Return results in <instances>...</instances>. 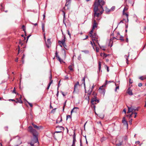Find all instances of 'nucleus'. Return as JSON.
<instances>
[{"label": "nucleus", "instance_id": "nucleus-13", "mask_svg": "<svg viewBox=\"0 0 146 146\" xmlns=\"http://www.w3.org/2000/svg\"><path fill=\"white\" fill-rule=\"evenodd\" d=\"M78 108L77 107H75L71 111V114H72V113L73 112H76L78 111Z\"/></svg>", "mask_w": 146, "mask_h": 146}, {"label": "nucleus", "instance_id": "nucleus-10", "mask_svg": "<svg viewBox=\"0 0 146 146\" xmlns=\"http://www.w3.org/2000/svg\"><path fill=\"white\" fill-rule=\"evenodd\" d=\"M21 95L20 97H19V99L17 98L16 100L17 101H16L15 102L16 103H19L20 104H22L23 103V102L21 100Z\"/></svg>", "mask_w": 146, "mask_h": 146}, {"label": "nucleus", "instance_id": "nucleus-19", "mask_svg": "<svg viewBox=\"0 0 146 146\" xmlns=\"http://www.w3.org/2000/svg\"><path fill=\"white\" fill-rule=\"evenodd\" d=\"M42 30L43 32H44L45 31V25L44 23H42Z\"/></svg>", "mask_w": 146, "mask_h": 146}, {"label": "nucleus", "instance_id": "nucleus-54", "mask_svg": "<svg viewBox=\"0 0 146 146\" xmlns=\"http://www.w3.org/2000/svg\"><path fill=\"white\" fill-rule=\"evenodd\" d=\"M53 109L52 111H51V112L52 113H53L54 112V111H55V109Z\"/></svg>", "mask_w": 146, "mask_h": 146}, {"label": "nucleus", "instance_id": "nucleus-53", "mask_svg": "<svg viewBox=\"0 0 146 146\" xmlns=\"http://www.w3.org/2000/svg\"><path fill=\"white\" fill-rule=\"evenodd\" d=\"M115 7H111V10H113L114 9Z\"/></svg>", "mask_w": 146, "mask_h": 146}, {"label": "nucleus", "instance_id": "nucleus-2", "mask_svg": "<svg viewBox=\"0 0 146 146\" xmlns=\"http://www.w3.org/2000/svg\"><path fill=\"white\" fill-rule=\"evenodd\" d=\"M28 131L30 132L31 133L33 136L34 138L32 140L30 144L31 146H33L35 143H36V145H38L39 142L38 141V139L37 137V135H38V133L34 129H33L31 126H30L28 127Z\"/></svg>", "mask_w": 146, "mask_h": 146}, {"label": "nucleus", "instance_id": "nucleus-20", "mask_svg": "<svg viewBox=\"0 0 146 146\" xmlns=\"http://www.w3.org/2000/svg\"><path fill=\"white\" fill-rule=\"evenodd\" d=\"M57 128H60L61 131H63L64 130V128L62 126H58L57 127Z\"/></svg>", "mask_w": 146, "mask_h": 146}, {"label": "nucleus", "instance_id": "nucleus-9", "mask_svg": "<svg viewBox=\"0 0 146 146\" xmlns=\"http://www.w3.org/2000/svg\"><path fill=\"white\" fill-rule=\"evenodd\" d=\"M122 122L123 125L126 126L127 128L128 127V123L127 121L126 120L125 117L123 118Z\"/></svg>", "mask_w": 146, "mask_h": 146}, {"label": "nucleus", "instance_id": "nucleus-46", "mask_svg": "<svg viewBox=\"0 0 146 146\" xmlns=\"http://www.w3.org/2000/svg\"><path fill=\"white\" fill-rule=\"evenodd\" d=\"M28 102V104H29V105H30V107H32V106H33V105H32V104H31V103H29V102Z\"/></svg>", "mask_w": 146, "mask_h": 146}, {"label": "nucleus", "instance_id": "nucleus-29", "mask_svg": "<svg viewBox=\"0 0 146 146\" xmlns=\"http://www.w3.org/2000/svg\"><path fill=\"white\" fill-rule=\"evenodd\" d=\"M106 12L107 13L109 12L111 10H110L108 9H106L105 10Z\"/></svg>", "mask_w": 146, "mask_h": 146}, {"label": "nucleus", "instance_id": "nucleus-4", "mask_svg": "<svg viewBox=\"0 0 146 146\" xmlns=\"http://www.w3.org/2000/svg\"><path fill=\"white\" fill-rule=\"evenodd\" d=\"M90 36L92 38V40L93 42V44L95 45V42H98V40L96 37V34L94 33L93 35H90Z\"/></svg>", "mask_w": 146, "mask_h": 146}, {"label": "nucleus", "instance_id": "nucleus-43", "mask_svg": "<svg viewBox=\"0 0 146 146\" xmlns=\"http://www.w3.org/2000/svg\"><path fill=\"white\" fill-rule=\"evenodd\" d=\"M121 145V143H119L116 144L117 146H120Z\"/></svg>", "mask_w": 146, "mask_h": 146}, {"label": "nucleus", "instance_id": "nucleus-5", "mask_svg": "<svg viewBox=\"0 0 146 146\" xmlns=\"http://www.w3.org/2000/svg\"><path fill=\"white\" fill-rule=\"evenodd\" d=\"M45 42L47 47L48 48H49L51 44L50 39H48L47 40V41H46Z\"/></svg>", "mask_w": 146, "mask_h": 146}, {"label": "nucleus", "instance_id": "nucleus-32", "mask_svg": "<svg viewBox=\"0 0 146 146\" xmlns=\"http://www.w3.org/2000/svg\"><path fill=\"white\" fill-rule=\"evenodd\" d=\"M127 9H128V8L127 7H125L123 9V13L125 12V11H127Z\"/></svg>", "mask_w": 146, "mask_h": 146}, {"label": "nucleus", "instance_id": "nucleus-8", "mask_svg": "<svg viewBox=\"0 0 146 146\" xmlns=\"http://www.w3.org/2000/svg\"><path fill=\"white\" fill-rule=\"evenodd\" d=\"M65 36H64V38L61 41H58V43L60 44H62L64 45L65 44Z\"/></svg>", "mask_w": 146, "mask_h": 146}, {"label": "nucleus", "instance_id": "nucleus-64", "mask_svg": "<svg viewBox=\"0 0 146 146\" xmlns=\"http://www.w3.org/2000/svg\"><path fill=\"white\" fill-rule=\"evenodd\" d=\"M43 19H44L45 18V15L44 14L43 15Z\"/></svg>", "mask_w": 146, "mask_h": 146}, {"label": "nucleus", "instance_id": "nucleus-58", "mask_svg": "<svg viewBox=\"0 0 146 146\" xmlns=\"http://www.w3.org/2000/svg\"><path fill=\"white\" fill-rule=\"evenodd\" d=\"M135 143H137V144H139L140 143V142L139 141H136Z\"/></svg>", "mask_w": 146, "mask_h": 146}, {"label": "nucleus", "instance_id": "nucleus-41", "mask_svg": "<svg viewBox=\"0 0 146 146\" xmlns=\"http://www.w3.org/2000/svg\"><path fill=\"white\" fill-rule=\"evenodd\" d=\"M71 118V117L70 115H68L66 116V119L67 120L68 118Z\"/></svg>", "mask_w": 146, "mask_h": 146}, {"label": "nucleus", "instance_id": "nucleus-7", "mask_svg": "<svg viewBox=\"0 0 146 146\" xmlns=\"http://www.w3.org/2000/svg\"><path fill=\"white\" fill-rule=\"evenodd\" d=\"M55 54V56H56V58L57 59L59 60L61 63L62 62H63L62 60L59 57L58 54V52L56 51V52Z\"/></svg>", "mask_w": 146, "mask_h": 146}, {"label": "nucleus", "instance_id": "nucleus-52", "mask_svg": "<svg viewBox=\"0 0 146 146\" xmlns=\"http://www.w3.org/2000/svg\"><path fill=\"white\" fill-rule=\"evenodd\" d=\"M9 101H14L15 102H16V101L14 99H9Z\"/></svg>", "mask_w": 146, "mask_h": 146}, {"label": "nucleus", "instance_id": "nucleus-37", "mask_svg": "<svg viewBox=\"0 0 146 146\" xmlns=\"http://www.w3.org/2000/svg\"><path fill=\"white\" fill-rule=\"evenodd\" d=\"M105 67H106V69H107V72H109V67L108 66H107V65H106L105 66Z\"/></svg>", "mask_w": 146, "mask_h": 146}, {"label": "nucleus", "instance_id": "nucleus-22", "mask_svg": "<svg viewBox=\"0 0 146 146\" xmlns=\"http://www.w3.org/2000/svg\"><path fill=\"white\" fill-rule=\"evenodd\" d=\"M127 95H129L130 96H131L133 95L132 92H127Z\"/></svg>", "mask_w": 146, "mask_h": 146}, {"label": "nucleus", "instance_id": "nucleus-60", "mask_svg": "<svg viewBox=\"0 0 146 146\" xmlns=\"http://www.w3.org/2000/svg\"><path fill=\"white\" fill-rule=\"evenodd\" d=\"M44 40H45V41H46V38H45V33H44Z\"/></svg>", "mask_w": 146, "mask_h": 146}, {"label": "nucleus", "instance_id": "nucleus-15", "mask_svg": "<svg viewBox=\"0 0 146 146\" xmlns=\"http://www.w3.org/2000/svg\"><path fill=\"white\" fill-rule=\"evenodd\" d=\"M123 15H125L127 18L125 22L126 23H127L128 22V15L127 13H125V12L123 13Z\"/></svg>", "mask_w": 146, "mask_h": 146}, {"label": "nucleus", "instance_id": "nucleus-39", "mask_svg": "<svg viewBox=\"0 0 146 146\" xmlns=\"http://www.w3.org/2000/svg\"><path fill=\"white\" fill-rule=\"evenodd\" d=\"M138 86L139 87H141L142 86V83H140L138 84Z\"/></svg>", "mask_w": 146, "mask_h": 146}, {"label": "nucleus", "instance_id": "nucleus-38", "mask_svg": "<svg viewBox=\"0 0 146 146\" xmlns=\"http://www.w3.org/2000/svg\"><path fill=\"white\" fill-rule=\"evenodd\" d=\"M126 20V19H123V20H121V21H120V22H119V23H123V21H125V22Z\"/></svg>", "mask_w": 146, "mask_h": 146}, {"label": "nucleus", "instance_id": "nucleus-27", "mask_svg": "<svg viewBox=\"0 0 146 146\" xmlns=\"http://www.w3.org/2000/svg\"><path fill=\"white\" fill-rule=\"evenodd\" d=\"M99 117L101 118H103L104 117V115L103 114H101L99 115Z\"/></svg>", "mask_w": 146, "mask_h": 146}, {"label": "nucleus", "instance_id": "nucleus-62", "mask_svg": "<svg viewBox=\"0 0 146 146\" xmlns=\"http://www.w3.org/2000/svg\"><path fill=\"white\" fill-rule=\"evenodd\" d=\"M75 143V142L73 141V144H72V146H74Z\"/></svg>", "mask_w": 146, "mask_h": 146}, {"label": "nucleus", "instance_id": "nucleus-6", "mask_svg": "<svg viewBox=\"0 0 146 146\" xmlns=\"http://www.w3.org/2000/svg\"><path fill=\"white\" fill-rule=\"evenodd\" d=\"M79 87H80V84H79V82H77L74 84V91H75V90H77L78 88Z\"/></svg>", "mask_w": 146, "mask_h": 146}, {"label": "nucleus", "instance_id": "nucleus-24", "mask_svg": "<svg viewBox=\"0 0 146 146\" xmlns=\"http://www.w3.org/2000/svg\"><path fill=\"white\" fill-rule=\"evenodd\" d=\"M111 82H113V81H108L107 80H106V82L105 83V84L106 85V86L107 84H109Z\"/></svg>", "mask_w": 146, "mask_h": 146}, {"label": "nucleus", "instance_id": "nucleus-35", "mask_svg": "<svg viewBox=\"0 0 146 146\" xmlns=\"http://www.w3.org/2000/svg\"><path fill=\"white\" fill-rule=\"evenodd\" d=\"M82 52H84L85 53H87L89 52V51L88 50H82Z\"/></svg>", "mask_w": 146, "mask_h": 146}, {"label": "nucleus", "instance_id": "nucleus-34", "mask_svg": "<svg viewBox=\"0 0 146 146\" xmlns=\"http://www.w3.org/2000/svg\"><path fill=\"white\" fill-rule=\"evenodd\" d=\"M98 66H99V70H100L101 68V63H100V62H99Z\"/></svg>", "mask_w": 146, "mask_h": 146}, {"label": "nucleus", "instance_id": "nucleus-17", "mask_svg": "<svg viewBox=\"0 0 146 146\" xmlns=\"http://www.w3.org/2000/svg\"><path fill=\"white\" fill-rule=\"evenodd\" d=\"M97 24L96 23V21L95 20H94V24L93 26V29H94V28H96L97 27Z\"/></svg>", "mask_w": 146, "mask_h": 146}, {"label": "nucleus", "instance_id": "nucleus-50", "mask_svg": "<svg viewBox=\"0 0 146 146\" xmlns=\"http://www.w3.org/2000/svg\"><path fill=\"white\" fill-rule=\"evenodd\" d=\"M139 79L142 80H143L144 79V78L142 76L140 77H139Z\"/></svg>", "mask_w": 146, "mask_h": 146}, {"label": "nucleus", "instance_id": "nucleus-63", "mask_svg": "<svg viewBox=\"0 0 146 146\" xmlns=\"http://www.w3.org/2000/svg\"><path fill=\"white\" fill-rule=\"evenodd\" d=\"M15 61L16 62H18V58H17L15 59Z\"/></svg>", "mask_w": 146, "mask_h": 146}, {"label": "nucleus", "instance_id": "nucleus-1", "mask_svg": "<svg viewBox=\"0 0 146 146\" xmlns=\"http://www.w3.org/2000/svg\"><path fill=\"white\" fill-rule=\"evenodd\" d=\"M105 2L104 0H96L94 4V16L98 17L100 15V13L101 14L104 11L102 6L104 5Z\"/></svg>", "mask_w": 146, "mask_h": 146}, {"label": "nucleus", "instance_id": "nucleus-26", "mask_svg": "<svg viewBox=\"0 0 146 146\" xmlns=\"http://www.w3.org/2000/svg\"><path fill=\"white\" fill-rule=\"evenodd\" d=\"M61 92L64 97L66 96L67 94V93L66 92Z\"/></svg>", "mask_w": 146, "mask_h": 146}, {"label": "nucleus", "instance_id": "nucleus-16", "mask_svg": "<svg viewBox=\"0 0 146 146\" xmlns=\"http://www.w3.org/2000/svg\"><path fill=\"white\" fill-rule=\"evenodd\" d=\"M32 125L34 127L38 129H40L42 128L41 126H38L36 125H35L34 123L32 124Z\"/></svg>", "mask_w": 146, "mask_h": 146}, {"label": "nucleus", "instance_id": "nucleus-18", "mask_svg": "<svg viewBox=\"0 0 146 146\" xmlns=\"http://www.w3.org/2000/svg\"><path fill=\"white\" fill-rule=\"evenodd\" d=\"M62 118L61 117H59L56 121L57 123H59L62 121Z\"/></svg>", "mask_w": 146, "mask_h": 146}, {"label": "nucleus", "instance_id": "nucleus-47", "mask_svg": "<svg viewBox=\"0 0 146 146\" xmlns=\"http://www.w3.org/2000/svg\"><path fill=\"white\" fill-rule=\"evenodd\" d=\"M133 114H135L134 117L135 118L137 116V113L136 112H133Z\"/></svg>", "mask_w": 146, "mask_h": 146}, {"label": "nucleus", "instance_id": "nucleus-42", "mask_svg": "<svg viewBox=\"0 0 146 146\" xmlns=\"http://www.w3.org/2000/svg\"><path fill=\"white\" fill-rule=\"evenodd\" d=\"M93 29L90 32V34L91 35H92V33L93 32Z\"/></svg>", "mask_w": 146, "mask_h": 146}, {"label": "nucleus", "instance_id": "nucleus-30", "mask_svg": "<svg viewBox=\"0 0 146 146\" xmlns=\"http://www.w3.org/2000/svg\"><path fill=\"white\" fill-rule=\"evenodd\" d=\"M119 39L122 41H124V40L123 38V37L122 36H120Z\"/></svg>", "mask_w": 146, "mask_h": 146}, {"label": "nucleus", "instance_id": "nucleus-25", "mask_svg": "<svg viewBox=\"0 0 146 146\" xmlns=\"http://www.w3.org/2000/svg\"><path fill=\"white\" fill-rule=\"evenodd\" d=\"M52 80H51L50 82L48 84V86L47 88V90H48L49 89V87H50V85H51V84H52Z\"/></svg>", "mask_w": 146, "mask_h": 146}, {"label": "nucleus", "instance_id": "nucleus-44", "mask_svg": "<svg viewBox=\"0 0 146 146\" xmlns=\"http://www.w3.org/2000/svg\"><path fill=\"white\" fill-rule=\"evenodd\" d=\"M129 82L131 84L133 83V81L130 78L129 79Z\"/></svg>", "mask_w": 146, "mask_h": 146}, {"label": "nucleus", "instance_id": "nucleus-57", "mask_svg": "<svg viewBox=\"0 0 146 146\" xmlns=\"http://www.w3.org/2000/svg\"><path fill=\"white\" fill-rule=\"evenodd\" d=\"M132 119H131V120L130 121H129V123L130 124H131V122H132Z\"/></svg>", "mask_w": 146, "mask_h": 146}, {"label": "nucleus", "instance_id": "nucleus-59", "mask_svg": "<svg viewBox=\"0 0 146 146\" xmlns=\"http://www.w3.org/2000/svg\"><path fill=\"white\" fill-rule=\"evenodd\" d=\"M86 38H85L83 39V40H85V39H87V38H88V36H87V35H86Z\"/></svg>", "mask_w": 146, "mask_h": 146}, {"label": "nucleus", "instance_id": "nucleus-56", "mask_svg": "<svg viewBox=\"0 0 146 146\" xmlns=\"http://www.w3.org/2000/svg\"><path fill=\"white\" fill-rule=\"evenodd\" d=\"M103 55H104V57H106L107 56V54L105 53H104Z\"/></svg>", "mask_w": 146, "mask_h": 146}, {"label": "nucleus", "instance_id": "nucleus-61", "mask_svg": "<svg viewBox=\"0 0 146 146\" xmlns=\"http://www.w3.org/2000/svg\"><path fill=\"white\" fill-rule=\"evenodd\" d=\"M123 112H124L125 113H126V110H125V109H124L123 110Z\"/></svg>", "mask_w": 146, "mask_h": 146}, {"label": "nucleus", "instance_id": "nucleus-36", "mask_svg": "<svg viewBox=\"0 0 146 146\" xmlns=\"http://www.w3.org/2000/svg\"><path fill=\"white\" fill-rule=\"evenodd\" d=\"M66 101H65V102H64V106H63V111H64V107H65V106L66 105Z\"/></svg>", "mask_w": 146, "mask_h": 146}, {"label": "nucleus", "instance_id": "nucleus-12", "mask_svg": "<svg viewBox=\"0 0 146 146\" xmlns=\"http://www.w3.org/2000/svg\"><path fill=\"white\" fill-rule=\"evenodd\" d=\"M106 85L104 84L102 86L100 87L99 88V89L101 90L102 91H105V90L104 88L106 87Z\"/></svg>", "mask_w": 146, "mask_h": 146}, {"label": "nucleus", "instance_id": "nucleus-28", "mask_svg": "<svg viewBox=\"0 0 146 146\" xmlns=\"http://www.w3.org/2000/svg\"><path fill=\"white\" fill-rule=\"evenodd\" d=\"M100 47L101 49H102L104 51L106 50L105 47L104 46H100Z\"/></svg>", "mask_w": 146, "mask_h": 146}, {"label": "nucleus", "instance_id": "nucleus-55", "mask_svg": "<svg viewBox=\"0 0 146 146\" xmlns=\"http://www.w3.org/2000/svg\"><path fill=\"white\" fill-rule=\"evenodd\" d=\"M94 86H95L94 85H93V86L92 87V90H91V91H92L93 90L92 89L94 88Z\"/></svg>", "mask_w": 146, "mask_h": 146}, {"label": "nucleus", "instance_id": "nucleus-3", "mask_svg": "<svg viewBox=\"0 0 146 146\" xmlns=\"http://www.w3.org/2000/svg\"><path fill=\"white\" fill-rule=\"evenodd\" d=\"M127 106L128 108V111L127 112V113H129L131 112L132 113V114H133L134 112L136 111H138V110L137 108H135L132 106H131L130 107H129L128 106Z\"/></svg>", "mask_w": 146, "mask_h": 146}, {"label": "nucleus", "instance_id": "nucleus-48", "mask_svg": "<svg viewBox=\"0 0 146 146\" xmlns=\"http://www.w3.org/2000/svg\"><path fill=\"white\" fill-rule=\"evenodd\" d=\"M25 28V27L24 25H23L22 27V28L23 29V30L24 32H25V29H24Z\"/></svg>", "mask_w": 146, "mask_h": 146}, {"label": "nucleus", "instance_id": "nucleus-40", "mask_svg": "<svg viewBox=\"0 0 146 146\" xmlns=\"http://www.w3.org/2000/svg\"><path fill=\"white\" fill-rule=\"evenodd\" d=\"M133 114H132V113L131 114H130L129 115H127V117H128L129 118H131L132 117V115Z\"/></svg>", "mask_w": 146, "mask_h": 146}, {"label": "nucleus", "instance_id": "nucleus-51", "mask_svg": "<svg viewBox=\"0 0 146 146\" xmlns=\"http://www.w3.org/2000/svg\"><path fill=\"white\" fill-rule=\"evenodd\" d=\"M67 32H68V34L69 35L70 37V33L69 31V30H68Z\"/></svg>", "mask_w": 146, "mask_h": 146}, {"label": "nucleus", "instance_id": "nucleus-14", "mask_svg": "<svg viewBox=\"0 0 146 146\" xmlns=\"http://www.w3.org/2000/svg\"><path fill=\"white\" fill-rule=\"evenodd\" d=\"M91 102L92 104H94V102H98L99 101L98 100H97L96 97H95L92 99Z\"/></svg>", "mask_w": 146, "mask_h": 146}, {"label": "nucleus", "instance_id": "nucleus-31", "mask_svg": "<svg viewBox=\"0 0 146 146\" xmlns=\"http://www.w3.org/2000/svg\"><path fill=\"white\" fill-rule=\"evenodd\" d=\"M106 139V138L105 137H102L101 139V142H103Z\"/></svg>", "mask_w": 146, "mask_h": 146}, {"label": "nucleus", "instance_id": "nucleus-33", "mask_svg": "<svg viewBox=\"0 0 146 146\" xmlns=\"http://www.w3.org/2000/svg\"><path fill=\"white\" fill-rule=\"evenodd\" d=\"M81 54H80L79 56H78V60H80L81 59Z\"/></svg>", "mask_w": 146, "mask_h": 146}, {"label": "nucleus", "instance_id": "nucleus-11", "mask_svg": "<svg viewBox=\"0 0 146 146\" xmlns=\"http://www.w3.org/2000/svg\"><path fill=\"white\" fill-rule=\"evenodd\" d=\"M82 83L81 84V86H82L83 85L84 88L85 87V77H84L83 78V79L82 80Z\"/></svg>", "mask_w": 146, "mask_h": 146}, {"label": "nucleus", "instance_id": "nucleus-23", "mask_svg": "<svg viewBox=\"0 0 146 146\" xmlns=\"http://www.w3.org/2000/svg\"><path fill=\"white\" fill-rule=\"evenodd\" d=\"M129 56V55L128 54V55L127 56L126 55H125V58L126 59V60H127V63L128 64V57Z\"/></svg>", "mask_w": 146, "mask_h": 146}, {"label": "nucleus", "instance_id": "nucleus-45", "mask_svg": "<svg viewBox=\"0 0 146 146\" xmlns=\"http://www.w3.org/2000/svg\"><path fill=\"white\" fill-rule=\"evenodd\" d=\"M96 50L97 52H98L99 51V48L98 47H96Z\"/></svg>", "mask_w": 146, "mask_h": 146}, {"label": "nucleus", "instance_id": "nucleus-21", "mask_svg": "<svg viewBox=\"0 0 146 146\" xmlns=\"http://www.w3.org/2000/svg\"><path fill=\"white\" fill-rule=\"evenodd\" d=\"M73 65H71L69 66L68 68L70 70L72 71L73 70Z\"/></svg>", "mask_w": 146, "mask_h": 146}, {"label": "nucleus", "instance_id": "nucleus-49", "mask_svg": "<svg viewBox=\"0 0 146 146\" xmlns=\"http://www.w3.org/2000/svg\"><path fill=\"white\" fill-rule=\"evenodd\" d=\"M119 86H117L115 89V91H116L117 90V89H119Z\"/></svg>", "mask_w": 146, "mask_h": 146}]
</instances>
